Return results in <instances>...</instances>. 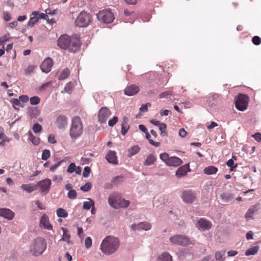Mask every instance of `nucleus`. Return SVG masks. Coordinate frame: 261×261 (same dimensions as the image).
<instances>
[{
    "instance_id": "nucleus-1",
    "label": "nucleus",
    "mask_w": 261,
    "mask_h": 261,
    "mask_svg": "<svg viewBox=\"0 0 261 261\" xmlns=\"http://www.w3.org/2000/svg\"><path fill=\"white\" fill-rule=\"evenodd\" d=\"M57 44L61 48L72 53L76 52L81 46L78 37L76 35L71 37L67 34L62 35L59 38Z\"/></svg>"
},
{
    "instance_id": "nucleus-2",
    "label": "nucleus",
    "mask_w": 261,
    "mask_h": 261,
    "mask_svg": "<svg viewBox=\"0 0 261 261\" xmlns=\"http://www.w3.org/2000/svg\"><path fill=\"white\" fill-rule=\"evenodd\" d=\"M120 246V241L118 238L113 236H107L101 243L100 249L101 252L110 255L116 252Z\"/></svg>"
},
{
    "instance_id": "nucleus-3",
    "label": "nucleus",
    "mask_w": 261,
    "mask_h": 261,
    "mask_svg": "<svg viewBox=\"0 0 261 261\" xmlns=\"http://www.w3.org/2000/svg\"><path fill=\"white\" fill-rule=\"evenodd\" d=\"M46 248L45 240L41 237H37L34 239L30 247L31 253L36 256L41 255Z\"/></svg>"
},
{
    "instance_id": "nucleus-4",
    "label": "nucleus",
    "mask_w": 261,
    "mask_h": 261,
    "mask_svg": "<svg viewBox=\"0 0 261 261\" xmlns=\"http://www.w3.org/2000/svg\"><path fill=\"white\" fill-rule=\"evenodd\" d=\"M83 133V125L79 116H74L72 121L70 136L73 140L80 137Z\"/></svg>"
},
{
    "instance_id": "nucleus-5",
    "label": "nucleus",
    "mask_w": 261,
    "mask_h": 261,
    "mask_svg": "<svg viewBox=\"0 0 261 261\" xmlns=\"http://www.w3.org/2000/svg\"><path fill=\"white\" fill-rule=\"evenodd\" d=\"M169 240L172 244L181 246H187L192 244L191 241L188 237L182 234L172 236L169 238Z\"/></svg>"
},
{
    "instance_id": "nucleus-6",
    "label": "nucleus",
    "mask_w": 261,
    "mask_h": 261,
    "mask_svg": "<svg viewBox=\"0 0 261 261\" xmlns=\"http://www.w3.org/2000/svg\"><path fill=\"white\" fill-rule=\"evenodd\" d=\"M249 97L244 94H240L236 99V107L241 111H244L247 109Z\"/></svg>"
},
{
    "instance_id": "nucleus-7",
    "label": "nucleus",
    "mask_w": 261,
    "mask_h": 261,
    "mask_svg": "<svg viewBox=\"0 0 261 261\" xmlns=\"http://www.w3.org/2000/svg\"><path fill=\"white\" fill-rule=\"evenodd\" d=\"M90 21V15L85 11H82L77 16L75 20V24L79 27H86Z\"/></svg>"
},
{
    "instance_id": "nucleus-8",
    "label": "nucleus",
    "mask_w": 261,
    "mask_h": 261,
    "mask_svg": "<svg viewBox=\"0 0 261 261\" xmlns=\"http://www.w3.org/2000/svg\"><path fill=\"white\" fill-rule=\"evenodd\" d=\"M97 18L98 20L105 23H110L114 19L112 12L108 10L99 11L97 14Z\"/></svg>"
},
{
    "instance_id": "nucleus-9",
    "label": "nucleus",
    "mask_w": 261,
    "mask_h": 261,
    "mask_svg": "<svg viewBox=\"0 0 261 261\" xmlns=\"http://www.w3.org/2000/svg\"><path fill=\"white\" fill-rule=\"evenodd\" d=\"M111 112L106 107H102L98 113V121L100 123H105L111 116Z\"/></svg>"
},
{
    "instance_id": "nucleus-10",
    "label": "nucleus",
    "mask_w": 261,
    "mask_h": 261,
    "mask_svg": "<svg viewBox=\"0 0 261 261\" xmlns=\"http://www.w3.org/2000/svg\"><path fill=\"white\" fill-rule=\"evenodd\" d=\"M53 65V60L50 58H47L41 64L40 67L43 72L47 73L50 71Z\"/></svg>"
},
{
    "instance_id": "nucleus-11",
    "label": "nucleus",
    "mask_w": 261,
    "mask_h": 261,
    "mask_svg": "<svg viewBox=\"0 0 261 261\" xmlns=\"http://www.w3.org/2000/svg\"><path fill=\"white\" fill-rule=\"evenodd\" d=\"M51 186V180L48 178L42 180L37 183L35 187H38L40 188L42 192L47 193Z\"/></svg>"
},
{
    "instance_id": "nucleus-12",
    "label": "nucleus",
    "mask_w": 261,
    "mask_h": 261,
    "mask_svg": "<svg viewBox=\"0 0 261 261\" xmlns=\"http://www.w3.org/2000/svg\"><path fill=\"white\" fill-rule=\"evenodd\" d=\"M181 198L185 202L191 203L194 201L195 196L191 191L185 190L182 192Z\"/></svg>"
},
{
    "instance_id": "nucleus-13",
    "label": "nucleus",
    "mask_w": 261,
    "mask_h": 261,
    "mask_svg": "<svg viewBox=\"0 0 261 261\" xmlns=\"http://www.w3.org/2000/svg\"><path fill=\"white\" fill-rule=\"evenodd\" d=\"M151 225L147 222H142L138 224H133L131 225V229L133 230H148L150 229Z\"/></svg>"
},
{
    "instance_id": "nucleus-14",
    "label": "nucleus",
    "mask_w": 261,
    "mask_h": 261,
    "mask_svg": "<svg viewBox=\"0 0 261 261\" xmlns=\"http://www.w3.org/2000/svg\"><path fill=\"white\" fill-rule=\"evenodd\" d=\"M105 159L110 164L113 165L118 164L116 153L114 150H109L106 155Z\"/></svg>"
},
{
    "instance_id": "nucleus-15",
    "label": "nucleus",
    "mask_w": 261,
    "mask_h": 261,
    "mask_svg": "<svg viewBox=\"0 0 261 261\" xmlns=\"http://www.w3.org/2000/svg\"><path fill=\"white\" fill-rule=\"evenodd\" d=\"M40 225L41 227L47 230L53 229V226L49 223V218L45 214H43L40 220Z\"/></svg>"
},
{
    "instance_id": "nucleus-16",
    "label": "nucleus",
    "mask_w": 261,
    "mask_h": 261,
    "mask_svg": "<svg viewBox=\"0 0 261 261\" xmlns=\"http://www.w3.org/2000/svg\"><path fill=\"white\" fill-rule=\"evenodd\" d=\"M197 226L199 229L203 230L210 229L212 227L210 222L204 218H200L197 222Z\"/></svg>"
},
{
    "instance_id": "nucleus-17",
    "label": "nucleus",
    "mask_w": 261,
    "mask_h": 261,
    "mask_svg": "<svg viewBox=\"0 0 261 261\" xmlns=\"http://www.w3.org/2000/svg\"><path fill=\"white\" fill-rule=\"evenodd\" d=\"M139 91V86L132 84L129 86L126 87L124 92V94L127 96H133L136 94Z\"/></svg>"
},
{
    "instance_id": "nucleus-18",
    "label": "nucleus",
    "mask_w": 261,
    "mask_h": 261,
    "mask_svg": "<svg viewBox=\"0 0 261 261\" xmlns=\"http://www.w3.org/2000/svg\"><path fill=\"white\" fill-rule=\"evenodd\" d=\"M189 171H190V169L188 163L179 167L176 171L175 175L177 177L180 178L186 175L187 172Z\"/></svg>"
},
{
    "instance_id": "nucleus-19",
    "label": "nucleus",
    "mask_w": 261,
    "mask_h": 261,
    "mask_svg": "<svg viewBox=\"0 0 261 261\" xmlns=\"http://www.w3.org/2000/svg\"><path fill=\"white\" fill-rule=\"evenodd\" d=\"M56 124L59 129L64 128L67 124V118L64 115L59 116L57 118Z\"/></svg>"
},
{
    "instance_id": "nucleus-20",
    "label": "nucleus",
    "mask_w": 261,
    "mask_h": 261,
    "mask_svg": "<svg viewBox=\"0 0 261 261\" xmlns=\"http://www.w3.org/2000/svg\"><path fill=\"white\" fill-rule=\"evenodd\" d=\"M0 216L11 220L14 218V214L9 209L0 208Z\"/></svg>"
},
{
    "instance_id": "nucleus-21",
    "label": "nucleus",
    "mask_w": 261,
    "mask_h": 261,
    "mask_svg": "<svg viewBox=\"0 0 261 261\" xmlns=\"http://www.w3.org/2000/svg\"><path fill=\"white\" fill-rule=\"evenodd\" d=\"M182 164V160L176 156H171L168 162V166L177 167L179 166Z\"/></svg>"
},
{
    "instance_id": "nucleus-22",
    "label": "nucleus",
    "mask_w": 261,
    "mask_h": 261,
    "mask_svg": "<svg viewBox=\"0 0 261 261\" xmlns=\"http://www.w3.org/2000/svg\"><path fill=\"white\" fill-rule=\"evenodd\" d=\"M128 118L126 116H124L121 122V134L125 136L129 128V125L128 123Z\"/></svg>"
},
{
    "instance_id": "nucleus-23",
    "label": "nucleus",
    "mask_w": 261,
    "mask_h": 261,
    "mask_svg": "<svg viewBox=\"0 0 261 261\" xmlns=\"http://www.w3.org/2000/svg\"><path fill=\"white\" fill-rule=\"evenodd\" d=\"M119 200L118 196L116 195H111L108 198V203L112 207L116 208Z\"/></svg>"
},
{
    "instance_id": "nucleus-24",
    "label": "nucleus",
    "mask_w": 261,
    "mask_h": 261,
    "mask_svg": "<svg viewBox=\"0 0 261 261\" xmlns=\"http://www.w3.org/2000/svg\"><path fill=\"white\" fill-rule=\"evenodd\" d=\"M29 114L31 119H36L40 115V110L38 107L30 108L29 110Z\"/></svg>"
},
{
    "instance_id": "nucleus-25",
    "label": "nucleus",
    "mask_w": 261,
    "mask_h": 261,
    "mask_svg": "<svg viewBox=\"0 0 261 261\" xmlns=\"http://www.w3.org/2000/svg\"><path fill=\"white\" fill-rule=\"evenodd\" d=\"M155 161L156 157L152 153H151L147 156L143 164L144 166H150L153 164Z\"/></svg>"
},
{
    "instance_id": "nucleus-26",
    "label": "nucleus",
    "mask_w": 261,
    "mask_h": 261,
    "mask_svg": "<svg viewBox=\"0 0 261 261\" xmlns=\"http://www.w3.org/2000/svg\"><path fill=\"white\" fill-rule=\"evenodd\" d=\"M140 150V147L138 145H134L128 150L127 156L129 158L138 153Z\"/></svg>"
},
{
    "instance_id": "nucleus-27",
    "label": "nucleus",
    "mask_w": 261,
    "mask_h": 261,
    "mask_svg": "<svg viewBox=\"0 0 261 261\" xmlns=\"http://www.w3.org/2000/svg\"><path fill=\"white\" fill-rule=\"evenodd\" d=\"M258 208H257V206H253L250 207L247 211L245 214V218L247 219L252 218L253 214L257 212Z\"/></svg>"
},
{
    "instance_id": "nucleus-28",
    "label": "nucleus",
    "mask_w": 261,
    "mask_h": 261,
    "mask_svg": "<svg viewBox=\"0 0 261 261\" xmlns=\"http://www.w3.org/2000/svg\"><path fill=\"white\" fill-rule=\"evenodd\" d=\"M218 169L213 166H210L204 168L203 172L205 174L212 175L216 173Z\"/></svg>"
},
{
    "instance_id": "nucleus-29",
    "label": "nucleus",
    "mask_w": 261,
    "mask_h": 261,
    "mask_svg": "<svg viewBox=\"0 0 261 261\" xmlns=\"http://www.w3.org/2000/svg\"><path fill=\"white\" fill-rule=\"evenodd\" d=\"M220 197L224 202H229L233 198V196L231 193L227 192L223 193L221 194Z\"/></svg>"
},
{
    "instance_id": "nucleus-30",
    "label": "nucleus",
    "mask_w": 261,
    "mask_h": 261,
    "mask_svg": "<svg viewBox=\"0 0 261 261\" xmlns=\"http://www.w3.org/2000/svg\"><path fill=\"white\" fill-rule=\"evenodd\" d=\"M259 249L258 246H253L247 250L245 253L246 256H249L256 254Z\"/></svg>"
},
{
    "instance_id": "nucleus-31",
    "label": "nucleus",
    "mask_w": 261,
    "mask_h": 261,
    "mask_svg": "<svg viewBox=\"0 0 261 261\" xmlns=\"http://www.w3.org/2000/svg\"><path fill=\"white\" fill-rule=\"evenodd\" d=\"M70 70L68 68H65L61 71L58 79L60 81L64 80L70 75Z\"/></svg>"
},
{
    "instance_id": "nucleus-32",
    "label": "nucleus",
    "mask_w": 261,
    "mask_h": 261,
    "mask_svg": "<svg viewBox=\"0 0 261 261\" xmlns=\"http://www.w3.org/2000/svg\"><path fill=\"white\" fill-rule=\"evenodd\" d=\"M29 140L34 145H38L40 143V139L34 136L31 131L28 132Z\"/></svg>"
},
{
    "instance_id": "nucleus-33",
    "label": "nucleus",
    "mask_w": 261,
    "mask_h": 261,
    "mask_svg": "<svg viewBox=\"0 0 261 261\" xmlns=\"http://www.w3.org/2000/svg\"><path fill=\"white\" fill-rule=\"evenodd\" d=\"M172 258L170 254L166 252H163L159 257V261H172Z\"/></svg>"
},
{
    "instance_id": "nucleus-34",
    "label": "nucleus",
    "mask_w": 261,
    "mask_h": 261,
    "mask_svg": "<svg viewBox=\"0 0 261 261\" xmlns=\"http://www.w3.org/2000/svg\"><path fill=\"white\" fill-rule=\"evenodd\" d=\"M62 229L63 230V234L61 241L66 242L68 244H70V235L68 234V230L66 228H64L63 227L62 228Z\"/></svg>"
},
{
    "instance_id": "nucleus-35",
    "label": "nucleus",
    "mask_w": 261,
    "mask_h": 261,
    "mask_svg": "<svg viewBox=\"0 0 261 261\" xmlns=\"http://www.w3.org/2000/svg\"><path fill=\"white\" fill-rule=\"evenodd\" d=\"M57 215L59 218H65L68 216V213L63 208H59L56 211Z\"/></svg>"
},
{
    "instance_id": "nucleus-36",
    "label": "nucleus",
    "mask_w": 261,
    "mask_h": 261,
    "mask_svg": "<svg viewBox=\"0 0 261 261\" xmlns=\"http://www.w3.org/2000/svg\"><path fill=\"white\" fill-rule=\"evenodd\" d=\"M21 189L26 191L28 193H31L36 188H35L31 184H23L21 186Z\"/></svg>"
},
{
    "instance_id": "nucleus-37",
    "label": "nucleus",
    "mask_w": 261,
    "mask_h": 261,
    "mask_svg": "<svg viewBox=\"0 0 261 261\" xmlns=\"http://www.w3.org/2000/svg\"><path fill=\"white\" fill-rule=\"evenodd\" d=\"M225 251H216L215 254V257L217 261H224L225 257Z\"/></svg>"
},
{
    "instance_id": "nucleus-38",
    "label": "nucleus",
    "mask_w": 261,
    "mask_h": 261,
    "mask_svg": "<svg viewBox=\"0 0 261 261\" xmlns=\"http://www.w3.org/2000/svg\"><path fill=\"white\" fill-rule=\"evenodd\" d=\"M89 201H84L83 203V208L85 210H89L92 206V207L94 206V201L89 198Z\"/></svg>"
},
{
    "instance_id": "nucleus-39",
    "label": "nucleus",
    "mask_w": 261,
    "mask_h": 261,
    "mask_svg": "<svg viewBox=\"0 0 261 261\" xmlns=\"http://www.w3.org/2000/svg\"><path fill=\"white\" fill-rule=\"evenodd\" d=\"M55 161L57 162V163L50 167V171L52 172H54L56 171V170L60 166L64 160H62L58 161V159L56 158L55 159Z\"/></svg>"
},
{
    "instance_id": "nucleus-40",
    "label": "nucleus",
    "mask_w": 261,
    "mask_h": 261,
    "mask_svg": "<svg viewBox=\"0 0 261 261\" xmlns=\"http://www.w3.org/2000/svg\"><path fill=\"white\" fill-rule=\"evenodd\" d=\"M129 201L128 200H126L123 198H119V200L118 202V205L122 207H127L128 206L129 204Z\"/></svg>"
},
{
    "instance_id": "nucleus-41",
    "label": "nucleus",
    "mask_w": 261,
    "mask_h": 261,
    "mask_svg": "<svg viewBox=\"0 0 261 261\" xmlns=\"http://www.w3.org/2000/svg\"><path fill=\"white\" fill-rule=\"evenodd\" d=\"M219 95L216 93H210L208 95L207 97H203L204 99H206L207 102H210L211 100H214L218 98Z\"/></svg>"
},
{
    "instance_id": "nucleus-42",
    "label": "nucleus",
    "mask_w": 261,
    "mask_h": 261,
    "mask_svg": "<svg viewBox=\"0 0 261 261\" xmlns=\"http://www.w3.org/2000/svg\"><path fill=\"white\" fill-rule=\"evenodd\" d=\"M32 15L38 16V19H46V18L48 17V16L46 14H44L43 13H40L38 11L33 12L32 13Z\"/></svg>"
},
{
    "instance_id": "nucleus-43",
    "label": "nucleus",
    "mask_w": 261,
    "mask_h": 261,
    "mask_svg": "<svg viewBox=\"0 0 261 261\" xmlns=\"http://www.w3.org/2000/svg\"><path fill=\"white\" fill-rule=\"evenodd\" d=\"M123 177L122 175L117 176L113 178L112 180V183L115 185H117L123 181Z\"/></svg>"
},
{
    "instance_id": "nucleus-44",
    "label": "nucleus",
    "mask_w": 261,
    "mask_h": 261,
    "mask_svg": "<svg viewBox=\"0 0 261 261\" xmlns=\"http://www.w3.org/2000/svg\"><path fill=\"white\" fill-rule=\"evenodd\" d=\"M39 20L38 16H34L30 18L28 22V25L29 27H32Z\"/></svg>"
},
{
    "instance_id": "nucleus-45",
    "label": "nucleus",
    "mask_w": 261,
    "mask_h": 261,
    "mask_svg": "<svg viewBox=\"0 0 261 261\" xmlns=\"http://www.w3.org/2000/svg\"><path fill=\"white\" fill-rule=\"evenodd\" d=\"M170 158V157H169L168 154L165 152L162 153L160 155V159L163 162H164L167 165H168V160H169Z\"/></svg>"
},
{
    "instance_id": "nucleus-46",
    "label": "nucleus",
    "mask_w": 261,
    "mask_h": 261,
    "mask_svg": "<svg viewBox=\"0 0 261 261\" xmlns=\"http://www.w3.org/2000/svg\"><path fill=\"white\" fill-rule=\"evenodd\" d=\"M50 156V152L48 149H44L42 154L41 159L44 161L47 160Z\"/></svg>"
},
{
    "instance_id": "nucleus-47",
    "label": "nucleus",
    "mask_w": 261,
    "mask_h": 261,
    "mask_svg": "<svg viewBox=\"0 0 261 261\" xmlns=\"http://www.w3.org/2000/svg\"><path fill=\"white\" fill-rule=\"evenodd\" d=\"M73 88V84L72 82H68L65 86L64 90L67 93H70Z\"/></svg>"
},
{
    "instance_id": "nucleus-48",
    "label": "nucleus",
    "mask_w": 261,
    "mask_h": 261,
    "mask_svg": "<svg viewBox=\"0 0 261 261\" xmlns=\"http://www.w3.org/2000/svg\"><path fill=\"white\" fill-rule=\"evenodd\" d=\"M92 188L91 182H86L84 186L80 188V189L83 192H88Z\"/></svg>"
},
{
    "instance_id": "nucleus-49",
    "label": "nucleus",
    "mask_w": 261,
    "mask_h": 261,
    "mask_svg": "<svg viewBox=\"0 0 261 261\" xmlns=\"http://www.w3.org/2000/svg\"><path fill=\"white\" fill-rule=\"evenodd\" d=\"M172 90H168L165 92H162L159 95V98H166L168 97V96H171L172 95Z\"/></svg>"
},
{
    "instance_id": "nucleus-50",
    "label": "nucleus",
    "mask_w": 261,
    "mask_h": 261,
    "mask_svg": "<svg viewBox=\"0 0 261 261\" xmlns=\"http://www.w3.org/2000/svg\"><path fill=\"white\" fill-rule=\"evenodd\" d=\"M77 197V192L75 190H70L67 194V197L70 199H74Z\"/></svg>"
},
{
    "instance_id": "nucleus-51",
    "label": "nucleus",
    "mask_w": 261,
    "mask_h": 261,
    "mask_svg": "<svg viewBox=\"0 0 261 261\" xmlns=\"http://www.w3.org/2000/svg\"><path fill=\"white\" fill-rule=\"evenodd\" d=\"M30 101L32 105H36L40 102V99L38 96H34L31 97Z\"/></svg>"
},
{
    "instance_id": "nucleus-52",
    "label": "nucleus",
    "mask_w": 261,
    "mask_h": 261,
    "mask_svg": "<svg viewBox=\"0 0 261 261\" xmlns=\"http://www.w3.org/2000/svg\"><path fill=\"white\" fill-rule=\"evenodd\" d=\"M32 129L35 133L37 134L41 131L42 127L39 123H36L33 125Z\"/></svg>"
},
{
    "instance_id": "nucleus-53",
    "label": "nucleus",
    "mask_w": 261,
    "mask_h": 261,
    "mask_svg": "<svg viewBox=\"0 0 261 261\" xmlns=\"http://www.w3.org/2000/svg\"><path fill=\"white\" fill-rule=\"evenodd\" d=\"M10 101L12 103L14 109H16V108L15 107V106H19L21 107V108L23 107V105H22L20 102V100L17 98H12Z\"/></svg>"
},
{
    "instance_id": "nucleus-54",
    "label": "nucleus",
    "mask_w": 261,
    "mask_h": 261,
    "mask_svg": "<svg viewBox=\"0 0 261 261\" xmlns=\"http://www.w3.org/2000/svg\"><path fill=\"white\" fill-rule=\"evenodd\" d=\"M75 169H76V165H75V163H71L68 166L67 169V172L69 173H72L74 172Z\"/></svg>"
},
{
    "instance_id": "nucleus-55",
    "label": "nucleus",
    "mask_w": 261,
    "mask_h": 261,
    "mask_svg": "<svg viewBox=\"0 0 261 261\" xmlns=\"http://www.w3.org/2000/svg\"><path fill=\"white\" fill-rule=\"evenodd\" d=\"M226 165L228 167L230 168V170L232 171L233 169L237 167V164L234 165L233 159H229L226 163Z\"/></svg>"
},
{
    "instance_id": "nucleus-56",
    "label": "nucleus",
    "mask_w": 261,
    "mask_h": 261,
    "mask_svg": "<svg viewBox=\"0 0 261 261\" xmlns=\"http://www.w3.org/2000/svg\"><path fill=\"white\" fill-rule=\"evenodd\" d=\"M91 172V169L89 167L86 166L84 169V172L83 173V176L84 177H89Z\"/></svg>"
},
{
    "instance_id": "nucleus-57",
    "label": "nucleus",
    "mask_w": 261,
    "mask_h": 261,
    "mask_svg": "<svg viewBox=\"0 0 261 261\" xmlns=\"http://www.w3.org/2000/svg\"><path fill=\"white\" fill-rule=\"evenodd\" d=\"M118 119L117 116H114L112 119L108 122V125L110 127H113L118 121Z\"/></svg>"
},
{
    "instance_id": "nucleus-58",
    "label": "nucleus",
    "mask_w": 261,
    "mask_h": 261,
    "mask_svg": "<svg viewBox=\"0 0 261 261\" xmlns=\"http://www.w3.org/2000/svg\"><path fill=\"white\" fill-rule=\"evenodd\" d=\"M35 68V66L29 65L27 68L25 70V74L29 75L32 73L34 70Z\"/></svg>"
},
{
    "instance_id": "nucleus-59",
    "label": "nucleus",
    "mask_w": 261,
    "mask_h": 261,
    "mask_svg": "<svg viewBox=\"0 0 261 261\" xmlns=\"http://www.w3.org/2000/svg\"><path fill=\"white\" fill-rule=\"evenodd\" d=\"M85 245L87 248H89L92 246V240L90 237H87L85 239Z\"/></svg>"
},
{
    "instance_id": "nucleus-60",
    "label": "nucleus",
    "mask_w": 261,
    "mask_h": 261,
    "mask_svg": "<svg viewBox=\"0 0 261 261\" xmlns=\"http://www.w3.org/2000/svg\"><path fill=\"white\" fill-rule=\"evenodd\" d=\"M253 43L256 45H258L261 43V39L257 36H254L252 39Z\"/></svg>"
},
{
    "instance_id": "nucleus-61",
    "label": "nucleus",
    "mask_w": 261,
    "mask_h": 261,
    "mask_svg": "<svg viewBox=\"0 0 261 261\" xmlns=\"http://www.w3.org/2000/svg\"><path fill=\"white\" fill-rule=\"evenodd\" d=\"M150 106V103H146L145 105H142V106L139 108V111L140 112H145L148 110V106Z\"/></svg>"
},
{
    "instance_id": "nucleus-62",
    "label": "nucleus",
    "mask_w": 261,
    "mask_h": 261,
    "mask_svg": "<svg viewBox=\"0 0 261 261\" xmlns=\"http://www.w3.org/2000/svg\"><path fill=\"white\" fill-rule=\"evenodd\" d=\"M3 17L6 21H8L11 19V15L6 11L3 12Z\"/></svg>"
},
{
    "instance_id": "nucleus-63",
    "label": "nucleus",
    "mask_w": 261,
    "mask_h": 261,
    "mask_svg": "<svg viewBox=\"0 0 261 261\" xmlns=\"http://www.w3.org/2000/svg\"><path fill=\"white\" fill-rule=\"evenodd\" d=\"M29 99V96L27 95H20L19 97V100L23 102H27Z\"/></svg>"
},
{
    "instance_id": "nucleus-64",
    "label": "nucleus",
    "mask_w": 261,
    "mask_h": 261,
    "mask_svg": "<svg viewBox=\"0 0 261 261\" xmlns=\"http://www.w3.org/2000/svg\"><path fill=\"white\" fill-rule=\"evenodd\" d=\"M252 137L254 138V139L260 142L261 141V134L259 133H256L253 135H252Z\"/></svg>"
}]
</instances>
